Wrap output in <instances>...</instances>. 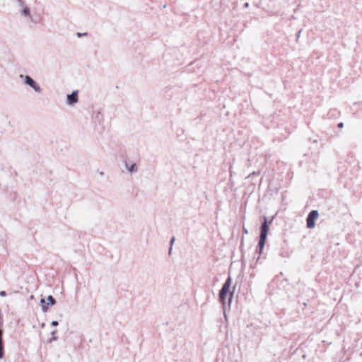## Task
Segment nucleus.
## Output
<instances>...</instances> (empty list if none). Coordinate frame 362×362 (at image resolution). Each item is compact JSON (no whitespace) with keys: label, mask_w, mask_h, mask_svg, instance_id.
<instances>
[{"label":"nucleus","mask_w":362,"mask_h":362,"mask_svg":"<svg viewBox=\"0 0 362 362\" xmlns=\"http://www.w3.org/2000/svg\"><path fill=\"white\" fill-rule=\"evenodd\" d=\"M231 278L230 276L228 277L219 292V299L223 308L225 307L226 298L228 295L229 288L231 285Z\"/></svg>","instance_id":"7ed1b4c3"},{"label":"nucleus","mask_w":362,"mask_h":362,"mask_svg":"<svg viewBox=\"0 0 362 362\" xmlns=\"http://www.w3.org/2000/svg\"><path fill=\"white\" fill-rule=\"evenodd\" d=\"M175 241V238H173L172 240H170V243L173 244Z\"/></svg>","instance_id":"f3484780"},{"label":"nucleus","mask_w":362,"mask_h":362,"mask_svg":"<svg viewBox=\"0 0 362 362\" xmlns=\"http://www.w3.org/2000/svg\"><path fill=\"white\" fill-rule=\"evenodd\" d=\"M87 35V33H83V34H81L80 33H77V36H78V37H81V35Z\"/></svg>","instance_id":"4468645a"},{"label":"nucleus","mask_w":362,"mask_h":362,"mask_svg":"<svg viewBox=\"0 0 362 362\" xmlns=\"http://www.w3.org/2000/svg\"><path fill=\"white\" fill-rule=\"evenodd\" d=\"M319 214L317 211H311L307 217V227L308 228H313L315 225V221L318 218Z\"/></svg>","instance_id":"39448f33"},{"label":"nucleus","mask_w":362,"mask_h":362,"mask_svg":"<svg viewBox=\"0 0 362 362\" xmlns=\"http://www.w3.org/2000/svg\"><path fill=\"white\" fill-rule=\"evenodd\" d=\"M126 168L130 173H136L138 170L137 166L135 163H132L130 165L126 163Z\"/></svg>","instance_id":"0eeeda50"},{"label":"nucleus","mask_w":362,"mask_h":362,"mask_svg":"<svg viewBox=\"0 0 362 362\" xmlns=\"http://www.w3.org/2000/svg\"><path fill=\"white\" fill-rule=\"evenodd\" d=\"M224 317H225L226 319L227 318V315L226 314V312H224Z\"/></svg>","instance_id":"aec40b11"},{"label":"nucleus","mask_w":362,"mask_h":362,"mask_svg":"<svg viewBox=\"0 0 362 362\" xmlns=\"http://www.w3.org/2000/svg\"><path fill=\"white\" fill-rule=\"evenodd\" d=\"M18 12L21 16L25 18H32L30 9L29 7L21 0H18Z\"/></svg>","instance_id":"20e7f679"},{"label":"nucleus","mask_w":362,"mask_h":362,"mask_svg":"<svg viewBox=\"0 0 362 362\" xmlns=\"http://www.w3.org/2000/svg\"><path fill=\"white\" fill-rule=\"evenodd\" d=\"M2 334H3V332L0 329V359L2 358L4 356V345H3V341H2Z\"/></svg>","instance_id":"6e6552de"},{"label":"nucleus","mask_w":362,"mask_h":362,"mask_svg":"<svg viewBox=\"0 0 362 362\" xmlns=\"http://www.w3.org/2000/svg\"><path fill=\"white\" fill-rule=\"evenodd\" d=\"M45 300L44 298H42L40 300V304L42 305V310L44 313L47 311V306L45 305Z\"/></svg>","instance_id":"9d476101"},{"label":"nucleus","mask_w":362,"mask_h":362,"mask_svg":"<svg viewBox=\"0 0 362 362\" xmlns=\"http://www.w3.org/2000/svg\"><path fill=\"white\" fill-rule=\"evenodd\" d=\"M337 127L339 128H342L344 127V123L343 122H340L338 124Z\"/></svg>","instance_id":"ddd939ff"},{"label":"nucleus","mask_w":362,"mask_h":362,"mask_svg":"<svg viewBox=\"0 0 362 362\" xmlns=\"http://www.w3.org/2000/svg\"><path fill=\"white\" fill-rule=\"evenodd\" d=\"M243 230L245 234L248 233V230L246 228H244Z\"/></svg>","instance_id":"dca6fc26"},{"label":"nucleus","mask_w":362,"mask_h":362,"mask_svg":"<svg viewBox=\"0 0 362 362\" xmlns=\"http://www.w3.org/2000/svg\"><path fill=\"white\" fill-rule=\"evenodd\" d=\"M78 92L77 90L73 91L71 94L66 95V103L69 105H73L78 103Z\"/></svg>","instance_id":"423d86ee"},{"label":"nucleus","mask_w":362,"mask_h":362,"mask_svg":"<svg viewBox=\"0 0 362 362\" xmlns=\"http://www.w3.org/2000/svg\"><path fill=\"white\" fill-rule=\"evenodd\" d=\"M57 339V338L55 337H52V338L49 340V342L52 341H55Z\"/></svg>","instance_id":"2eb2a0df"},{"label":"nucleus","mask_w":362,"mask_h":362,"mask_svg":"<svg viewBox=\"0 0 362 362\" xmlns=\"http://www.w3.org/2000/svg\"><path fill=\"white\" fill-rule=\"evenodd\" d=\"M269 230V223L267 218H264V222L261 226L260 239L259 242V253H262L264 246L265 245L267 233Z\"/></svg>","instance_id":"f257e3e1"},{"label":"nucleus","mask_w":362,"mask_h":362,"mask_svg":"<svg viewBox=\"0 0 362 362\" xmlns=\"http://www.w3.org/2000/svg\"><path fill=\"white\" fill-rule=\"evenodd\" d=\"M56 303L55 299L53 298L52 296H49L47 297V304L49 305H53Z\"/></svg>","instance_id":"1a4fd4ad"},{"label":"nucleus","mask_w":362,"mask_h":362,"mask_svg":"<svg viewBox=\"0 0 362 362\" xmlns=\"http://www.w3.org/2000/svg\"><path fill=\"white\" fill-rule=\"evenodd\" d=\"M6 293L4 291H0V296L4 297V296H6Z\"/></svg>","instance_id":"9b49d317"},{"label":"nucleus","mask_w":362,"mask_h":362,"mask_svg":"<svg viewBox=\"0 0 362 362\" xmlns=\"http://www.w3.org/2000/svg\"><path fill=\"white\" fill-rule=\"evenodd\" d=\"M51 325H52V326L56 327V326H57V325H59V323H58V322H57V321H52V323H51Z\"/></svg>","instance_id":"f8f14e48"},{"label":"nucleus","mask_w":362,"mask_h":362,"mask_svg":"<svg viewBox=\"0 0 362 362\" xmlns=\"http://www.w3.org/2000/svg\"><path fill=\"white\" fill-rule=\"evenodd\" d=\"M245 7H248V6H249V4H248V3H245Z\"/></svg>","instance_id":"a211bd4d"},{"label":"nucleus","mask_w":362,"mask_h":362,"mask_svg":"<svg viewBox=\"0 0 362 362\" xmlns=\"http://www.w3.org/2000/svg\"><path fill=\"white\" fill-rule=\"evenodd\" d=\"M19 77L22 79L23 83L31 88L35 92L40 93L42 88L40 86L34 81L30 76L21 74Z\"/></svg>","instance_id":"f03ea898"},{"label":"nucleus","mask_w":362,"mask_h":362,"mask_svg":"<svg viewBox=\"0 0 362 362\" xmlns=\"http://www.w3.org/2000/svg\"><path fill=\"white\" fill-rule=\"evenodd\" d=\"M55 333H56V331H53V332H51V334H52V335H54V334H55Z\"/></svg>","instance_id":"6ab92c4d"}]
</instances>
